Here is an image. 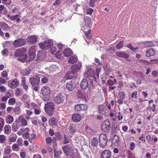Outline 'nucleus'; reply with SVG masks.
<instances>
[{"label":"nucleus","mask_w":158,"mask_h":158,"mask_svg":"<svg viewBox=\"0 0 158 158\" xmlns=\"http://www.w3.org/2000/svg\"><path fill=\"white\" fill-rule=\"evenodd\" d=\"M19 148V145L17 144H14L12 146V148L14 151H16L17 150H18Z\"/></svg>","instance_id":"obj_49"},{"label":"nucleus","mask_w":158,"mask_h":158,"mask_svg":"<svg viewBox=\"0 0 158 158\" xmlns=\"http://www.w3.org/2000/svg\"><path fill=\"white\" fill-rule=\"evenodd\" d=\"M4 124V120L1 117H0V131L3 128Z\"/></svg>","instance_id":"obj_47"},{"label":"nucleus","mask_w":158,"mask_h":158,"mask_svg":"<svg viewBox=\"0 0 158 158\" xmlns=\"http://www.w3.org/2000/svg\"><path fill=\"white\" fill-rule=\"evenodd\" d=\"M56 57L59 59H61L63 58L62 52L61 51H58L56 54Z\"/></svg>","instance_id":"obj_39"},{"label":"nucleus","mask_w":158,"mask_h":158,"mask_svg":"<svg viewBox=\"0 0 158 158\" xmlns=\"http://www.w3.org/2000/svg\"><path fill=\"white\" fill-rule=\"evenodd\" d=\"M99 113L102 115H104L106 114V108L105 106L102 105H100L98 108Z\"/></svg>","instance_id":"obj_29"},{"label":"nucleus","mask_w":158,"mask_h":158,"mask_svg":"<svg viewBox=\"0 0 158 158\" xmlns=\"http://www.w3.org/2000/svg\"><path fill=\"white\" fill-rule=\"evenodd\" d=\"M2 27L3 29V30H6L8 28V25L5 23H2Z\"/></svg>","instance_id":"obj_55"},{"label":"nucleus","mask_w":158,"mask_h":158,"mask_svg":"<svg viewBox=\"0 0 158 158\" xmlns=\"http://www.w3.org/2000/svg\"><path fill=\"white\" fill-rule=\"evenodd\" d=\"M5 96L8 98H10L11 97V94L9 91H6L5 93Z\"/></svg>","instance_id":"obj_61"},{"label":"nucleus","mask_w":158,"mask_h":158,"mask_svg":"<svg viewBox=\"0 0 158 158\" xmlns=\"http://www.w3.org/2000/svg\"><path fill=\"white\" fill-rule=\"evenodd\" d=\"M81 116L78 114H75L72 117V120L74 122H79L81 120Z\"/></svg>","instance_id":"obj_18"},{"label":"nucleus","mask_w":158,"mask_h":158,"mask_svg":"<svg viewBox=\"0 0 158 158\" xmlns=\"http://www.w3.org/2000/svg\"><path fill=\"white\" fill-rule=\"evenodd\" d=\"M12 129L13 131H17L18 128V127L17 125H14V124H13L12 126Z\"/></svg>","instance_id":"obj_54"},{"label":"nucleus","mask_w":158,"mask_h":158,"mask_svg":"<svg viewBox=\"0 0 158 158\" xmlns=\"http://www.w3.org/2000/svg\"><path fill=\"white\" fill-rule=\"evenodd\" d=\"M123 42L122 41H120L119 43L116 46V48L117 49H120L123 47Z\"/></svg>","instance_id":"obj_45"},{"label":"nucleus","mask_w":158,"mask_h":158,"mask_svg":"<svg viewBox=\"0 0 158 158\" xmlns=\"http://www.w3.org/2000/svg\"><path fill=\"white\" fill-rule=\"evenodd\" d=\"M14 112L15 114L19 115L21 113L20 108L19 106L13 108Z\"/></svg>","instance_id":"obj_40"},{"label":"nucleus","mask_w":158,"mask_h":158,"mask_svg":"<svg viewBox=\"0 0 158 158\" xmlns=\"http://www.w3.org/2000/svg\"><path fill=\"white\" fill-rule=\"evenodd\" d=\"M155 54V52L152 48L148 49L146 52V56L147 57H149L151 56H154Z\"/></svg>","instance_id":"obj_28"},{"label":"nucleus","mask_w":158,"mask_h":158,"mask_svg":"<svg viewBox=\"0 0 158 158\" xmlns=\"http://www.w3.org/2000/svg\"><path fill=\"white\" fill-rule=\"evenodd\" d=\"M81 65L75 64L71 67L72 71L74 73H76L81 68Z\"/></svg>","instance_id":"obj_32"},{"label":"nucleus","mask_w":158,"mask_h":158,"mask_svg":"<svg viewBox=\"0 0 158 158\" xmlns=\"http://www.w3.org/2000/svg\"><path fill=\"white\" fill-rule=\"evenodd\" d=\"M48 78L46 77H44L41 79V81L43 83H45L48 81Z\"/></svg>","instance_id":"obj_57"},{"label":"nucleus","mask_w":158,"mask_h":158,"mask_svg":"<svg viewBox=\"0 0 158 158\" xmlns=\"http://www.w3.org/2000/svg\"><path fill=\"white\" fill-rule=\"evenodd\" d=\"M130 149L131 150H133L134 149V148L135 147V143L132 142L130 143Z\"/></svg>","instance_id":"obj_56"},{"label":"nucleus","mask_w":158,"mask_h":158,"mask_svg":"<svg viewBox=\"0 0 158 158\" xmlns=\"http://www.w3.org/2000/svg\"><path fill=\"white\" fill-rule=\"evenodd\" d=\"M116 55L118 56L123 57L125 58H127L128 57L127 54L123 52H117L116 53Z\"/></svg>","instance_id":"obj_35"},{"label":"nucleus","mask_w":158,"mask_h":158,"mask_svg":"<svg viewBox=\"0 0 158 158\" xmlns=\"http://www.w3.org/2000/svg\"><path fill=\"white\" fill-rule=\"evenodd\" d=\"M16 102V100L14 98H10L8 102L9 105L12 106L15 104Z\"/></svg>","instance_id":"obj_41"},{"label":"nucleus","mask_w":158,"mask_h":158,"mask_svg":"<svg viewBox=\"0 0 158 158\" xmlns=\"http://www.w3.org/2000/svg\"><path fill=\"white\" fill-rule=\"evenodd\" d=\"M144 45L147 47L150 48L154 46L155 45L152 41H147L145 42Z\"/></svg>","instance_id":"obj_42"},{"label":"nucleus","mask_w":158,"mask_h":158,"mask_svg":"<svg viewBox=\"0 0 158 158\" xmlns=\"http://www.w3.org/2000/svg\"><path fill=\"white\" fill-rule=\"evenodd\" d=\"M34 113L36 114H39L41 113V109L39 106L37 108L34 109Z\"/></svg>","instance_id":"obj_48"},{"label":"nucleus","mask_w":158,"mask_h":158,"mask_svg":"<svg viewBox=\"0 0 158 158\" xmlns=\"http://www.w3.org/2000/svg\"><path fill=\"white\" fill-rule=\"evenodd\" d=\"M88 86V83L86 79H83L80 83L81 88L83 90L86 89Z\"/></svg>","instance_id":"obj_20"},{"label":"nucleus","mask_w":158,"mask_h":158,"mask_svg":"<svg viewBox=\"0 0 158 158\" xmlns=\"http://www.w3.org/2000/svg\"><path fill=\"white\" fill-rule=\"evenodd\" d=\"M75 73L71 71L68 72L65 74V77L67 79H71L75 77Z\"/></svg>","instance_id":"obj_25"},{"label":"nucleus","mask_w":158,"mask_h":158,"mask_svg":"<svg viewBox=\"0 0 158 158\" xmlns=\"http://www.w3.org/2000/svg\"><path fill=\"white\" fill-rule=\"evenodd\" d=\"M19 16V15H16L14 16H11V17H10V20L11 21H13L16 20V19Z\"/></svg>","instance_id":"obj_60"},{"label":"nucleus","mask_w":158,"mask_h":158,"mask_svg":"<svg viewBox=\"0 0 158 158\" xmlns=\"http://www.w3.org/2000/svg\"><path fill=\"white\" fill-rule=\"evenodd\" d=\"M27 52L26 48H23L18 49L16 50L14 56L15 57H19L18 60L24 63L26 61L28 57L26 54Z\"/></svg>","instance_id":"obj_1"},{"label":"nucleus","mask_w":158,"mask_h":158,"mask_svg":"<svg viewBox=\"0 0 158 158\" xmlns=\"http://www.w3.org/2000/svg\"><path fill=\"white\" fill-rule=\"evenodd\" d=\"M85 21V25L84 26V28H91L90 24L91 19L89 17L86 16L84 18Z\"/></svg>","instance_id":"obj_16"},{"label":"nucleus","mask_w":158,"mask_h":158,"mask_svg":"<svg viewBox=\"0 0 158 158\" xmlns=\"http://www.w3.org/2000/svg\"><path fill=\"white\" fill-rule=\"evenodd\" d=\"M26 41L24 39H18L15 40L13 42V45L14 47L17 48L23 46L25 44Z\"/></svg>","instance_id":"obj_10"},{"label":"nucleus","mask_w":158,"mask_h":158,"mask_svg":"<svg viewBox=\"0 0 158 158\" xmlns=\"http://www.w3.org/2000/svg\"><path fill=\"white\" fill-rule=\"evenodd\" d=\"M84 29L83 31L84 32L86 37L88 39H90L92 37L91 28H84Z\"/></svg>","instance_id":"obj_19"},{"label":"nucleus","mask_w":158,"mask_h":158,"mask_svg":"<svg viewBox=\"0 0 158 158\" xmlns=\"http://www.w3.org/2000/svg\"><path fill=\"white\" fill-rule=\"evenodd\" d=\"M14 120V118L11 115H8L6 117L5 121L7 124H11L13 121Z\"/></svg>","instance_id":"obj_26"},{"label":"nucleus","mask_w":158,"mask_h":158,"mask_svg":"<svg viewBox=\"0 0 158 158\" xmlns=\"http://www.w3.org/2000/svg\"><path fill=\"white\" fill-rule=\"evenodd\" d=\"M110 129V123L109 120L108 119L105 120L102 125V130L104 132H109Z\"/></svg>","instance_id":"obj_9"},{"label":"nucleus","mask_w":158,"mask_h":158,"mask_svg":"<svg viewBox=\"0 0 158 158\" xmlns=\"http://www.w3.org/2000/svg\"><path fill=\"white\" fill-rule=\"evenodd\" d=\"M110 152L109 150H105L101 154L102 158H110Z\"/></svg>","instance_id":"obj_21"},{"label":"nucleus","mask_w":158,"mask_h":158,"mask_svg":"<svg viewBox=\"0 0 158 158\" xmlns=\"http://www.w3.org/2000/svg\"><path fill=\"white\" fill-rule=\"evenodd\" d=\"M106 74H103L101 77V80L102 81L103 83H105L106 81Z\"/></svg>","instance_id":"obj_59"},{"label":"nucleus","mask_w":158,"mask_h":158,"mask_svg":"<svg viewBox=\"0 0 158 158\" xmlns=\"http://www.w3.org/2000/svg\"><path fill=\"white\" fill-rule=\"evenodd\" d=\"M21 85L22 86L23 89L26 91H27L28 87L26 83L25 78L24 77H23L21 78Z\"/></svg>","instance_id":"obj_27"},{"label":"nucleus","mask_w":158,"mask_h":158,"mask_svg":"<svg viewBox=\"0 0 158 158\" xmlns=\"http://www.w3.org/2000/svg\"><path fill=\"white\" fill-rule=\"evenodd\" d=\"M64 140L63 141V142L64 144H66L69 143L71 141V139L69 138L68 135H64Z\"/></svg>","instance_id":"obj_37"},{"label":"nucleus","mask_w":158,"mask_h":158,"mask_svg":"<svg viewBox=\"0 0 158 158\" xmlns=\"http://www.w3.org/2000/svg\"><path fill=\"white\" fill-rule=\"evenodd\" d=\"M19 83V81L17 79H14L11 83L10 87L12 89H15L18 86Z\"/></svg>","instance_id":"obj_23"},{"label":"nucleus","mask_w":158,"mask_h":158,"mask_svg":"<svg viewBox=\"0 0 158 158\" xmlns=\"http://www.w3.org/2000/svg\"><path fill=\"white\" fill-rule=\"evenodd\" d=\"M6 137L3 135H0V143H5L6 140Z\"/></svg>","instance_id":"obj_38"},{"label":"nucleus","mask_w":158,"mask_h":158,"mask_svg":"<svg viewBox=\"0 0 158 158\" xmlns=\"http://www.w3.org/2000/svg\"><path fill=\"white\" fill-rule=\"evenodd\" d=\"M64 99L65 97H63L62 95L59 94L54 98V102L57 104H60L63 103Z\"/></svg>","instance_id":"obj_12"},{"label":"nucleus","mask_w":158,"mask_h":158,"mask_svg":"<svg viewBox=\"0 0 158 158\" xmlns=\"http://www.w3.org/2000/svg\"><path fill=\"white\" fill-rule=\"evenodd\" d=\"M6 108V104L3 103H1L0 104V109L4 110Z\"/></svg>","instance_id":"obj_62"},{"label":"nucleus","mask_w":158,"mask_h":158,"mask_svg":"<svg viewBox=\"0 0 158 158\" xmlns=\"http://www.w3.org/2000/svg\"><path fill=\"white\" fill-rule=\"evenodd\" d=\"M76 131V125L75 124H73L70 127L69 132L71 134H73Z\"/></svg>","instance_id":"obj_36"},{"label":"nucleus","mask_w":158,"mask_h":158,"mask_svg":"<svg viewBox=\"0 0 158 158\" xmlns=\"http://www.w3.org/2000/svg\"><path fill=\"white\" fill-rule=\"evenodd\" d=\"M31 72V70L29 68H27L23 70L22 73L23 75L25 76L29 75Z\"/></svg>","instance_id":"obj_44"},{"label":"nucleus","mask_w":158,"mask_h":158,"mask_svg":"<svg viewBox=\"0 0 158 158\" xmlns=\"http://www.w3.org/2000/svg\"><path fill=\"white\" fill-rule=\"evenodd\" d=\"M101 71V70L99 68H97L96 69L95 74L96 73V75L97 77H99V73Z\"/></svg>","instance_id":"obj_63"},{"label":"nucleus","mask_w":158,"mask_h":158,"mask_svg":"<svg viewBox=\"0 0 158 158\" xmlns=\"http://www.w3.org/2000/svg\"><path fill=\"white\" fill-rule=\"evenodd\" d=\"M46 142L47 144H49V145H51L52 139L51 137H47L46 139Z\"/></svg>","instance_id":"obj_51"},{"label":"nucleus","mask_w":158,"mask_h":158,"mask_svg":"<svg viewBox=\"0 0 158 158\" xmlns=\"http://www.w3.org/2000/svg\"><path fill=\"white\" fill-rule=\"evenodd\" d=\"M125 97V94L123 92H120L118 93V100L117 102L119 104H122L123 103V99Z\"/></svg>","instance_id":"obj_14"},{"label":"nucleus","mask_w":158,"mask_h":158,"mask_svg":"<svg viewBox=\"0 0 158 158\" xmlns=\"http://www.w3.org/2000/svg\"><path fill=\"white\" fill-rule=\"evenodd\" d=\"M119 138L118 136L116 135H114L112 139V144L115 146H117L119 144Z\"/></svg>","instance_id":"obj_22"},{"label":"nucleus","mask_w":158,"mask_h":158,"mask_svg":"<svg viewBox=\"0 0 158 158\" xmlns=\"http://www.w3.org/2000/svg\"><path fill=\"white\" fill-rule=\"evenodd\" d=\"M2 54L3 55L7 56L8 53V51L6 49H4L2 51Z\"/></svg>","instance_id":"obj_50"},{"label":"nucleus","mask_w":158,"mask_h":158,"mask_svg":"<svg viewBox=\"0 0 158 158\" xmlns=\"http://www.w3.org/2000/svg\"><path fill=\"white\" fill-rule=\"evenodd\" d=\"M140 61L143 63L144 64L146 65H149L151 63L149 62L148 60H141Z\"/></svg>","instance_id":"obj_64"},{"label":"nucleus","mask_w":158,"mask_h":158,"mask_svg":"<svg viewBox=\"0 0 158 158\" xmlns=\"http://www.w3.org/2000/svg\"><path fill=\"white\" fill-rule=\"evenodd\" d=\"M29 128L27 127L24 129L21 128L17 132V134L19 135H22L23 138L24 139H29V142H31L33 139L31 138H30V135L29 133L30 131Z\"/></svg>","instance_id":"obj_2"},{"label":"nucleus","mask_w":158,"mask_h":158,"mask_svg":"<svg viewBox=\"0 0 158 158\" xmlns=\"http://www.w3.org/2000/svg\"><path fill=\"white\" fill-rule=\"evenodd\" d=\"M75 110L77 112L80 111L81 110H86L87 109V106L84 104H79L75 105Z\"/></svg>","instance_id":"obj_13"},{"label":"nucleus","mask_w":158,"mask_h":158,"mask_svg":"<svg viewBox=\"0 0 158 158\" xmlns=\"http://www.w3.org/2000/svg\"><path fill=\"white\" fill-rule=\"evenodd\" d=\"M29 81L32 87L35 91H37L39 90L40 82V79L39 77L35 76L30 78Z\"/></svg>","instance_id":"obj_3"},{"label":"nucleus","mask_w":158,"mask_h":158,"mask_svg":"<svg viewBox=\"0 0 158 158\" xmlns=\"http://www.w3.org/2000/svg\"><path fill=\"white\" fill-rule=\"evenodd\" d=\"M76 84L74 79H72L66 84L67 89L69 91H72L76 87Z\"/></svg>","instance_id":"obj_11"},{"label":"nucleus","mask_w":158,"mask_h":158,"mask_svg":"<svg viewBox=\"0 0 158 158\" xmlns=\"http://www.w3.org/2000/svg\"><path fill=\"white\" fill-rule=\"evenodd\" d=\"M29 56H30L29 59L30 60H32L35 59V55L34 53H32L31 54H30L29 53Z\"/></svg>","instance_id":"obj_58"},{"label":"nucleus","mask_w":158,"mask_h":158,"mask_svg":"<svg viewBox=\"0 0 158 158\" xmlns=\"http://www.w3.org/2000/svg\"><path fill=\"white\" fill-rule=\"evenodd\" d=\"M41 92L44 96H47L49 95L50 90L49 88L47 86L43 87L41 89Z\"/></svg>","instance_id":"obj_17"},{"label":"nucleus","mask_w":158,"mask_h":158,"mask_svg":"<svg viewBox=\"0 0 158 158\" xmlns=\"http://www.w3.org/2000/svg\"><path fill=\"white\" fill-rule=\"evenodd\" d=\"M50 48H51L50 52L52 54H53L56 51V48L55 47L53 46L52 45Z\"/></svg>","instance_id":"obj_52"},{"label":"nucleus","mask_w":158,"mask_h":158,"mask_svg":"<svg viewBox=\"0 0 158 158\" xmlns=\"http://www.w3.org/2000/svg\"><path fill=\"white\" fill-rule=\"evenodd\" d=\"M64 153L67 156H70L73 158L74 155V151L69 144H66L62 148Z\"/></svg>","instance_id":"obj_8"},{"label":"nucleus","mask_w":158,"mask_h":158,"mask_svg":"<svg viewBox=\"0 0 158 158\" xmlns=\"http://www.w3.org/2000/svg\"><path fill=\"white\" fill-rule=\"evenodd\" d=\"M95 72L92 70L91 68H89L87 71L85 73V76L87 78H89L91 80V83L96 82L97 78L95 77Z\"/></svg>","instance_id":"obj_6"},{"label":"nucleus","mask_w":158,"mask_h":158,"mask_svg":"<svg viewBox=\"0 0 158 158\" xmlns=\"http://www.w3.org/2000/svg\"><path fill=\"white\" fill-rule=\"evenodd\" d=\"M19 119L20 120V122L23 126H26L27 125V122L26 120L22 116H19Z\"/></svg>","instance_id":"obj_33"},{"label":"nucleus","mask_w":158,"mask_h":158,"mask_svg":"<svg viewBox=\"0 0 158 158\" xmlns=\"http://www.w3.org/2000/svg\"><path fill=\"white\" fill-rule=\"evenodd\" d=\"M99 143L100 147L104 148L106 147L107 143V137L106 134L102 133L100 135Z\"/></svg>","instance_id":"obj_7"},{"label":"nucleus","mask_w":158,"mask_h":158,"mask_svg":"<svg viewBox=\"0 0 158 158\" xmlns=\"http://www.w3.org/2000/svg\"><path fill=\"white\" fill-rule=\"evenodd\" d=\"M57 124L56 119L55 117H52L49 119V124L50 126H56Z\"/></svg>","instance_id":"obj_31"},{"label":"nucleus","mask_w":158,"mask_h":158,"mask_svg":"<svg viewBox=\"0 0 158 158\" xmlns=\"http://www.w3.org/2000/svg\"><path fill=\"white\" fill-rule=\"evenodd\" d=\"M63 53L64 56L67 57L70 56L73 54L72 50L69 48L66 49Z\"/></svg>","instance_id":"obj_24"},{"label":"nucleus","mask_w":158,"mask_h":158,"mask_svg":"<svg viewBox=\"0 0 158 158\" xmlns=\"http://www.w3.org/2000/svg\"><path fill=\"white\" fill-rule=\"evenodd\" d=\"M77 59L75 55H73L70 57L68 61L70 64H74L77 62Z\"/></svg>","instance_id":"obj_30"},{"label":"nucleus","mask_w":158,"mask_h":158,"mask_svg":"<svg viewBox=\"0 0 158 158\" xmlns=\"http://www.w3.org/2000/svg\"><path fill=\"white\" fill-rule=\"evenodd\" d=\"M117 114V118L118 121H119L123 118V117L122 114H121V113L119 112Z\"/></svg>","instance_id":"obj_53"},{"label":"nucleus","mask_w":158,"mask_h":158,"mask_svg":"<svg viewBox=\"0 0 158 158\" xmlns=\"http://www.w3.org/2000/svg\"><path fill=\"white\" fill-rule=\"evenodd\" d=\"M53 45V41L51 40H47L43 42L40 43L38 45L41 49L47 50L50 48Z\"/></svg>","instance_id":"obj_5"},{"label":"nucleus","mask_w":158,"mask_h":158,"mask_svg":"<svg viewBox=\"0 0 158 158\" xmlns=\"http://www.w3.org/2000/svg\"><path fill=\"white\" fill-rule=\"evenodd\" d=\"M54 104L52 102H48L45 105V110L47 114L52 116L54 112Z\"/></svg>","instance_id":"obj_4"},{"label":"nucleus","mask_w":158,"mask_h":158,"mask_svg":"<svg viewBox=\"0 0 158 158\" xmlns=\"http://www.w3.org/2000/svg\"><path fill=\"white\" fill-rule=\"evenodd\" d=\"M91 144L94 147L97 146L98 144V140L97 139L95 138H93L92 140Z\"/></svg>","instance_id":"obj_43"},{"label":"nucleus","mask_w":158,"mask_h":158,"mask_svg":"<svg viewBox=\"0 0 158 158\" xmlns=\"http://www.w3.org/2000/svg\"><path fill=\"white\" fill-rule=\"evenodd\" d=\"M11 150L10 147L8 146L5 148L4 152L6 154L8 155L11 152Z\"/></svg>","instance_id":"obj_46"},{"label":"nucleus","mask_w":158,"mask_h":158,"mask_svg":"<svg viewBox=\"0 0 158 158\" xmlns=\"http://www.w3.org/2000/svg\"><path fill=\"white\" fill-rule=\"evenodd\" d=\"M11 127L9 125H6L4 127L5 133L6 134L8 135L10 133V130Z\"/></svg>","instance_id":"obj_34"},{"label":"nucleus","mask_w":158,"mask_h":158,"mask_svg":"<svg viewBox=\"0 0 158 158\" xmlns=\"http://www.w3.org/2000/svg\"><path fill=\"white\" fill-rule=\"evenodd\" d=\"M37 41L36 37L34 35H29L27 39V41L30 44H34Z\"/></svg>","instance_id":"obj_15"}]
</instances>
